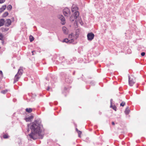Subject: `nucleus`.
<instances>
[{
	"instance_id": "5",
	"label": "nucleus",
	"mask_w": 146,
	"mask_h": 146,
	"mask_svg": "<svg viewBox=\"0 0 146 146\" xmlns=\"http://www.w3.org/2000/svg\"><path fill=\"white\" fill-rule=\"evenodd\" d=\"M63 13L65 16L68 17L70 14V9L67 8H65L63 10Z\"/></svg>"
},
{
	"instance_id": "24",
	"label": "nucleus",
	"mask_w": 146,
	"mask_h": 146,
	"mask_svg": "<svg viewBox=\"0 0 146 146\" xmlns=\"http://www.w3.org/2000/svg\"><path fill=\"white\" fill-rule=\"evenodd\" d=\"M3 138L5 139L7 138L8 137V136L7 135H4L3 136Z\"/></svg>"
},
{
	"instance_id": "23",
	"label": "nucleus",
	"mask_w": 146,
	"mask_h": 146,
	"mask_svg": "<svg viewBox=\"0 0 146 146\" xmlns=\"http://www.w3.org/2000/svg\"><path fill=\"white\" fill-rule=\"evenodd\" d=\"M0 76H1V77H3V75L2 72V71H0Z\"/></svg>"
},
{
	"instance_id": "34",
	"label": "nucleus",
	"mask_w": 146,
	"mask_h": 146,
	"mask_svg": "<svg viewBox=\"0 0 146 146\" xmlns=\"http://www.w3.org/2000/svg\"><path fill=\"white\" fill-rule=\"evenodd\" d=\"M79 30L78 29H77L76 30V32H79Z\"/></svg>"
},
{
	"instance_id": "13",
	"label": "nucleus",
	"mask_w": 146,
	"mask_h": 146,
	"mask_svg": "<svg viewBox=\"0 0 146 146\" xmlns=\"http://www.w3.org/2000/svg\"><path fill=\"white\" fill-rule=\"evenodd\" d=\"M129 111H130V110L129 109V108L128 107H127L126 108L125 111V113L127 115L129 113Z\"/></svg>"
},
{
	"instance_id": "36",
	"label": "nucleus",
	"mask_w": 146,
	"mask_h": 146,
	"mask_svg": "<svg viewBox=\"0 0 146 146\" xmlns=\"http://www.w3.org/2000/svg\"><path fill=\"white\" fill-rule=\"evenodd\" d=\"M80 23L81 24V25L82 24V22L81 21L80 22Z\"/></svg>"
},
{
	"instance_id": "30",
	"label": "nucleus",
	"mask_w": 146,
	"mask_h": 146,
	"mask_svg": "<svg viewBox=\"0 0 146 146\" xmlns=\"http://www.w3.org/2000/svg\"><path fill=\"white\" fill-rule=\"evenodd\" d=\"M4 37H0V40H3Z\"/></svg>"
},
{
	"instance_id": "16",
	"label": "nucleus",
	"mask_w": 146,
	"mask_h": 146,
	"mask_svg": "<svg viewBox=\"0 0 146 146\" xmlns=\"http://www.w3.org/2000/svg\"><path fill=\"white\" fill-rule=\"evenodd\" d=\"M87 36H94V35L93 33H90L88 34Z\"/></svg>"
},
{
	"instance_id": "17",
	"label": "nucleus",
	"mask_w": 146,
	"mask_h": 146,
	"mask_svg": "<svg viewBox=\"0 0 146 146\" xmlns=\"http://www.w3.org/2000/svg\"><path fill=\"white\" fill-rule=\"evenodd\" d=\"M12 6L10 5H9L7 6V10H11L12 9Z\"/></svg>"
},
{
	"instance_id": "27",
	"label": "nucleus",
	"mask_w": 146,
	"mask_h": 146,
	"mask_svg": "<svg viewBox=\"0 0 146 146\" xmlns=\"http://www.w3.org/2000/svg\"><path fill=\"white\" fill-rule=\"evenodd\" d=\"M145 54V53L144 52H142L141 53V55L142 56H144Z\"/></svg>"
},
{
	"instance_id": "15",
	"label": "nucleus",
	"mask_w": 146,
	"mask_h": 146,
	"mask_svg": "<svg viewBox=\"0 0 146 146\" xmlns=\"http://www.w3.org/2000/svg\"><path fill=\"white\" fill-rule=\"evenodd\" d=\"M26 111L28 113H31L32 111V109L31 108H27L26 109Z\"/></svg>"
},
{
	"instance_id": "3",
	"label": "nucleus",
	"mask_w": 146,
	"mask_h": 146,
	"mask_svg": "<svg viewBox=\"0 0 146 146\" xmlns=\"http://www.w3.org/2000/svg\"><path fill=\"white\" fill-rule=\"evenodd\" d=\"M129 84L130 86H132L135 82V78L132 75L129 76Z\"/></svg>"
},
{
	"instance_id": "38",
	"label": "nucleus",
	"mask_w": 146,
	"mask_h": 146,
	"mask_svg": "<svg viewBox=\"0 0 146 146\" xmlns=\"http://www.w3.org/2000/svg\"><path fill=\"white\" fill-rule=\"evenodd\" d=\"M29 36L31 37V36H33L32 35H30Z\"/></svg>"
},
{
	"instance_id": "2",
	"label": "nucleus",
	"mask_w": 146,
	"mask_h": 146,
	"mask_svg": "<svg viewBox=\"0 0 146 146\" xmlns=\"http://www.w3.org/2000/svg\"><path fill=\"white\" fill-rule=\"evenodd\" d=\"M23 72V70L22 67H20L18 70L17 73L15 75L14 83L17 81L19 78L21 77V75L22 74Z\"/></svg>"
},
{
	"instance_id": "9",
	"label": "nucleus",
	"mask_w": 146,
	"mask_h": 146,
	"mask_svg": "<svg viewBox=\"0 0 146 146\" xmlns=\"http://www.w3.org/2000/svg\"><path fill=\"white\" fill-rule=\"evenodd\" d=\"M62 31L64 34H67L68 33V30L65 27H62Z\"/></svg>"
},
{
	"instance_id": "32",
	"label": "nucleus",
	"mask_w": 146,
	"mask_h": 146,
	"mask_svg": "<svg viewBox=\"0 0 146 146\" xmlns=\"http://www.w3.org/2000/svg\"><path fill=\"white\" fill-rule=\"evenodd\" d=\"M112 125H115V123H114V122H112Z\"/></svg>"
},
{
	"instance_id": "11",
	"label": "nucleus",
	"mask_w": 146,
	"mask_h": 146,
	"mask_svg": "<svg viewBox=\"0 0 146 146\" xmlns=\"http://www.w3.org/2000/svg\"><path fill=\"white\" fill-rule=\"evenodd\" d=\"M6 8V5H4L2 6L1 8L0 9V12L1 13Z\"/></svg>"
},
{
	"instance_id": "39",
	"label": "nucleus",
	"mask_w": 146,
	"mask_h": 146,
	"mask_svg": "<svg viewBox=\"0 0 146 146\" xmlns=\"http://www.w3.org/2000/svg\"><path fill=\"white\" fill-rule=\"evenodd\" d=\"M70 20H71V17H70Z\"/></svg>"
},
{
	"instance_id": "7",
	"label": "nucleus",
	"mask_w": 146,
	"mask_h": 146,
	"mask_svg": "<svg viewBox=\"0 0 146 146\" xmlns=\"http://www.w3.org/2000/svg\"><path fill=\"white\" fill-rule=\"evenodd\" d=\"M33 116H30L26 118L25 119V120L27 122L31 121L32 119L33 118Z\"/></svg>"
},
{
	"instance_id": "20",
	"label": "nucleus",
	"mask_w": 146,
	"mask_h": 146,
	"mask_svg": "<svg viewBox=\"0 0 146 146\" xmlns=\"http://www.w3.org/2000/svg\"><path fill=\"white\" fill-rule=\"evenodd\" d=\"M7 91H8L7 90H5L2 91H1V93L3 94H5L7 92Z\"/></svg>"
},
{
	"instance_id": "12",
	"label": "nucleus",
	"mask_w": 146,
	"mask_h": 146,
	"mask_svg": "<svg viewBox=\"0 0 146 146\" xmlns=\"http://www.w3.org/2000/svg\"><path fill=\"white\" fill-rule=\"evenodd\" d=\"M5 20L3 19H1L0 20V27L3 26Z\"/></svg>"
},
{
	"instance_id": "6",
	"label": "nucleus",
	"mask_w": 146,
	"mask_h": 146,
	"mask_svg": "<svg viewBox=\"0 0 146 146\" xmlns=\"http://www.w3.org/2000/svg\"><path fill=\"white\" fill-rule=\"evenodd\" d=\"M5 22V24L6 26L8 27L11 25V21L10 19H7Z\"/></svg>"
},
{
	"instance_id": "31",
	"label": "nucleus",
	"mask_w": 146,
	"mask_h": 146,
	"mask_svg": "<svg viewBox=\"0 0 146 146\" xmlns=\"http://www.w3.org/2000/svg\"><path fill=\"white\" fill-rule=\"evenodd\" d=\"M3 35H2V34L0 33V36H3Z\"/></svg>"
},
{
	"instance_id": "33",
	"label": "nucleus",
	"mask_w": 146,
	"mask_h": 146,
	"mask_svg": "<svg viewBox=\"0 0 146 146\" xmlns=\"http://www.w3.org/2000/svg\"><path fill=\"white\" fill-rule=\"evenodd\" d=\"M49 88H50L49 87H48V88L47 89V90H49Z\"/></svg>"
},
{
	"instance_id": "29",
	"label": "nucleus",
	"mask_w": 146,
	"mask_h": 146,
	"mask_svg": "<svg viewBox=\"0 0 146 146\" xmlns=\"http://www.w3.org/2000/svg\"><path fill=\"white\" fill-rule=\"evenodd\" d=\"M112 99H111L110 100V102H111V106H110V107L111 108L112 107V106H111V103H112Z\"/></svg>"
},
{
	"instance_id": "35",
	"label": "nucleus",
	"mask_w": 146,
	"mask_h": 146,
	"mask_svg": "<svg viewBox=\"0 0 146 146\" xmlns=\"http://www.w3.org/2000/svg\"><path fill=\"white\" fill-rule=\"evenodd\" d=\"M71 36H73V33H71Z\"/></svg>"
},
{
	"instance_id": "25",
	"label": "nucleus",
	"mask_w": 146,
	"mask_h": 146,
	"mask_svg": "<svg viewBox=\"0 0 146 146\" xmlns=\"http://www.w3.org/2000/svg\"><path fill=\"white\" fill-rule=\"evenodd\" d=\"M125 104V102H122L121 104H120V106H123Z\"/></svg>"
},
{
	"instance_id": "26",
	"label": "nucleus",
	"mask_w": 146,
	"mask_h": 146,
	"mask_svg": "<svg viewBox=\"0 0 146 146\" xmlns=\"http://www.w3.org/2000/svg\"><path fill=\"white\" fill-rule=\"evenodd\" d=\"M5 1V0H0V3H3Z\"/></svg>"
},
{
	"instance_id": "18",
	"label": "nucleus",
	"mask_w": 146,
	"mask_h": 146,
	"mask_svg": "<svg viewBox=\"0 0 146 146\" xmlns=\"http://www.w3.org/2000/svg\"><path fill=\"white\" fill-rule=\"evenodd\" d=\"M9 13L8 12H6L4 13L3 15V17H5L8 15Z\"/></svg>"
},
{
	"instance_id": "4",
	"label": "nucleus",
	"mask_w": 146,
	"mask_h": 146,
	"mask_svg": "<svg viewBox=\"0 0 146 146\" xmlns=\"http://www.w3.org/2000/svg\"><path fill=\"white\" fill-rule=\"evenodd\" d=\"M74 39L72 37H68V38H65L64 39L62 42H65L67 43H72L74 42Z\"/></svg>"
},
{
	"instance_id": "37",
	"label": "nucleus",
	"mask_w": 146,
	"mask_h": 146,
	"mask_svg": "<svg viewBox=\"0 0 146 146\" xmlns=\"http://www.w3.org/2000/svg\"><path fill=\"white\" fill-rule=\"evenodd\" d=\"M34 52V51H32V53H33V52Z\"/></svg>"
},
{
	"instance_id": "19",
	"label": "nucleus",
	"mask_w": 146,
	"mask_h": 146,
	"mask_svg": "<svg viewBox=\"0 0 146 146\" xmlns=\"http://www.w3.org/2000/svg\"><path fill=\"white\" fill-rule=\"evenodd\" d=\"M76 130L77 131V132L78 133L79 137H81L80 135L82 133L80 131H78V130L77 129H76Z\"/></svg>"
},
{
	"instance_id": "1",
	"label": "nucleus",
	"mask_w": 146,
	"mask_h": 146,
	"mask_svg": "<svg viewBox=\"0 0 146 146\" xmlns=\"http://www.w3.org/2000/svg\"><path fill=\"white\" fill-rule=\"evenodd\" d=\"M28 129L27 131L29 132V128L31 130V133L29 134L30 137L33 140L37 139H42L43 137L42 133L43 127L39 122L37 120L30 124L27 125Z\"/></svg>"
},
{
	"instance_id": "21",
	"label": "nucleus",
	"mask_w": 146,
	"mask_h": 146,
	"mask_svg": "<svg viewBox=\"0 0 146 146\" xmlns=\"http://www.w3.org/2000/svg\"><path fill=\"white\" fill-rule=\"evenodd\" d=\"M94 37H87L88 40L91 41L93 39Z\"/></svg>"
},
{
	"instance_id": "22",
	"label": "nucleus",
	"mask_w": 146,
	"mask_h": 146,
	"mask_svg": "<svg viewBox=\"0 0 146 146\" xmlns=\"http://www.w3.org/2000/svg\"><path fill=\"white\" fill-rule=\"evenodd\" d=\"M29 39L31 42L33 41L34 40V37H29Z\"/></svg>"
},
{
	"instance_id": "28",
	"label": "nucleus",
	"mask_w": 146,
	"mask_h": 146,
	"mask_svg": "<svg viewBox=\"0 0 146 146\" xmlns=\"http://www.w3.org/2000/svg\"><path fill=\"white\" fill-rule=\"evenodd\" d=\"M113 110H114L115 111H116V107L115 106H113Z\"/></svg>"
},
{
	"instance_id": "8",
	"label": "nucleus",
	"mask_w": 146,
	"mask_h": 146,
	"mask_svg": "<svg viewBox=\"0 0 146 146\" xmlns=\"http://www.w3.org/2000/svg\"><path fill=\"white\" fill-rule=\"evenodd\" d=\"M59 19L62 21V24H64L65 23V21L64 17L62 15H61Z\"/></svg>"
},
{
	"instance_id": "14",
	"label": "nucleus",
	"mask_w": 146,
	"mask_h": 146,
	"mask_svg": "<svg viewBox=\"0 0 146 146\" xmlns=\"http://www.w3.org/2000/svg\"><path fill=\"white\" fill-rule=\"evenodd\" d=\"M74 17L76 19L79 15V13L78 11H76L74 13Z\"/></svg>"
},
{
	"instance_id": "10",
	"label": "nucleus",
	"mask_w": 146,
	"mask_h": 146,
	"mask_svg": "<svg viewBox=\"0 0 146 146\" xmlns=\"http://www.w3.org/2000/svg\"><path fill=\"white\" fill-rule=\"evenodd\" d=\"M78 8L75 5H73L72 7V12L77 10Z\"/></svg>"
}]
</instances>
